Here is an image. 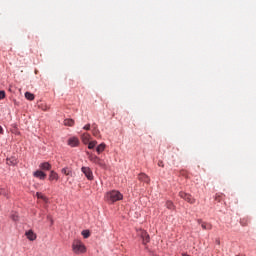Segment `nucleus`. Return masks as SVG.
Returning <instances> with one entry per match:
<instances>
[{
  "label": "nucleus",
  "instance_id": "f257e3e1",
  "mask_svg": "<svg viewBox=\"0 0 256 256\" xmlns=\"http://www.w3.org/2000/svg\"><path fill=\"white\" fill-rule=\"evenodd\" d=\"M105 199L108 203H116L123 199V194L117 190H112L105 195Z\"/></svg>",
  "mask_w": 256,
  "mask_h": 256
},
{
  "label": "nucleus",
  "instance_id": "f03ea898",
  "mask_svg": "<svg viewBox=\"0 0 256 256\" xmlns=\"http://www.w3.org/2000/svg\"><path fill=\"white\" fill-rule=\"evenodd\" d=\"M72 251L76 255H82L83 253H87V247L82 243L81 240H74L72 243Z\"/></svg>",
  "mask_w": 256,
  "mask_h": 256
},
{
  "label": "nucleus",
  "instance_id": "7ed1b4c3",
  "mask_svg": "<svg viewBox=\"0 0 256 256\" xmlns=\"http://www.w3.org/2000/svg\"><path fill=\"white\" fill-rule=\"evenodd\" d=\"M179 197H181V199H184V201H187V203H190V205H194L195 203V199L189 193L179 192Z\"/></svg>",
  "mask_w": 256,
  "mask_h": 256
},
{
  "label": "nucleus",
  "instance_id": "20e7f679",
  "mask_svg": "<svg viewBox=\"0 0 256 256\" xmlns=\"http://www.w3.org/2000/svg\"><path fill=\"white\" fill-rule=\"evenodd\" d=\"M137 233H138V236L141 237L143 244L147 245V243H149V241H150V237H149V234L147 233V231L140 229V230H138Z\"/></svg>",
  "mask_w": 256,
  "mask_h": 256
},
{
  "label": "nucleus",
  "instance_id": "39448f33",
  "mask_svg": "<svg viewBox=\"0 0 256 256\" xmlns=\"http://www.w3.org/2000/svg\"><path fill=\"white\" fill-rule=\"evenodd\" d=\"M86 154L88 155L89 161H91L92 163H95L96 165H100V167H103V163L101 162L100 157H97L96 155L91 154L89 152H86Z\"/></svg>",
  "mask_w": 256,
  "mask_h": 256
},
{
  "label": "nucleus",
  "instance_id": "423d86ee",
  "mask_svg": "<svg viewBox=\"0 0 256 256\" xmlns=\"http://www.w3.org/2000/svg\"><path fill=\"white\" fill-rule=\"evenodd\" d=\"M82 173H84L85 177L89 179V181H92L93 179V171H91V168L89 167H82L81 168Z\"/></svg>",
  "mask_w": 256,
  "mask_h": 256
},
{
  "label": "nucleus",
  "instance_id": "0eeeda50",
  "mask_svg": "<svg viewBox=\"0 0 256 256\" xmlns=\"http://www.w3.org/2000/svg\"><path fill=\"white\" fill-rule=\"evenodd\" d=\"M33 175L36 177V179H40L41 181H44V179L47 178V174L41 170L35 171Z\"/></svg>",
  "mask_w": 256,
  "mask_h": 256
},
{
  "label": "nucleus",
  "instance_id": "6e6552de",
  "mask_svg": "<svg viewBox=\"0 0 256 256\" xmlns=\"http://www.w3.org/2000/svg\"><path fill=\"white\" fill-rule=\"evenodd\" d=\"M68 145L70 147H78L79 146V138L72 137V138L68 139Z\"/></svg>",
  "mask_w": 256,
  "mask_h": 256
},
{
  "label": "nucleus",
  "instance_id": "1a4fd4ad",
  "mask_svg": "<svg viewBox=\"0 0 256 256\" xmlns=\"http://www.w3.org/2000/svg\"><path fill=\"white\" fill-rule=\"evenodd\" d=\"M25 235L29 241H35V239H37V234H35V232H33V230H28L25 233Z\"/></svg>",
  "mask_w": 256,
  "mask_h": 256
},
{
  "label": "nucleus",
  "instance_id": "9d476101",
  "mask_svg": "<svg viewBox=\"0 0 256 256\" xmlns=\"http://www.w3.org/2000/svg\"><path fill=\"white\" fill-rule=\"evenodd\" d=\"M106 147H107V144H105V143L99 144V145L96 147V152H97V154H98V155H101V153H103V151H105Z\"/></svg>",
  "mask_w": 256,
  "mask_h": 256
},
{
  "label": "nucleus",
  "instance_id": "9b49d317",
  "mask_svg": "<svg viewBox=\"0 0 256 256\" xmlns=\"http://www.w3.org/2000/svg\"><path fill=\"white\" fill-rule=\"evenodd\" d=\"M49 181H59V174L55 171H50Z\"/></svg>",
  "mask_w": 256,
  "mask_h": 256
},
{
  "label": "nucleus",
  "instance_id": "f8f14e48",
  "mask_svg": "<svg viewBox=\"0 0 256 256\" xmlns=\"http://www.w3.org/2000/svg\"><path fill=\"white\" fill-rule=\"evenodd\" d=\"M82 142L84 143V145H87L88 143L91 142V135L88 133H84L82 135Z\"/></svg>",
  "mask_w": 256,
  "mask_h": 256
},
{
  "label": "nucleus",
  "instance_id": "ddd939ff",
  "mask_svg": "<svg viewBox=\"0 0 256 256\" xmlns=\"http://www.w3.org/2000/svg\"><path fill=\"white\" fill-rule=\"evenodd\" d=\"M39 167L42 171H51V164H49V162L41 163Z\"/></svg>",
  "mask_w": 256,
  "mask_h": 256
},
{
  "label": "nucleus",
  "instance_id": "4468645a",
  "mask_svg": "<svg viewBox=\"0 0 256 256\" xmlns=\"http://www.w3.org/2000/svg\"><path fill=\"white\" fill-rule=\"evenodd\" d=\"M201 227L204 229V231H211V229H213V226L206 222H202Z\"/></svg>",
  "mask_w": 256,
  "mask_h": 256
},
{
  "label": "nucleus",
  "instance_id": "2eb2a0df",
  "mask_svg": "<svg viewBox=\"0 0 256 256\" xmlns=\"http://www.w3.org/2000/svg\"><path fill=\"white\" fill-rule=\"evenodd\" d=\"M138 179L140 181H144V183H149V181H150L149 176H147V174H143V173L138 176Z\"/></svg>",
  "mask_w": 256,
  "mask_h": 256
},
{
  "label": "nucleus",
  "instance_id": "dca6fc26",
  "mask_svg": "<svg viewBox=\"0 0 256 256\" xmlns=\"http://www.w3.org/2000/svg\"><path fill=\"white\" fill-rule=\"evenodd\" d=\"M64 125H66V127H73V125H75V120H73V119H65L64 120Z\"/></svg>",
  "mask_w": 256,
  "mask_h": 256
},
{
  "label": "nucleus",
  "instance_id": "f3484780",
  "mask_svg": "<svg viewBox=\"0 0 256 256\" xmlns=\"http://www.w3.org/2000/svg\"><path fill=\"white\" fill-rule=\"evenodd\" d=\"M92 134L94 137H99V129L97 128V124H92Z\"/></svg>",
  "mask_w": 256,
  "mask_h": 256
},
{
  "label": "nucleus",
  "instance_id": "a211bd4d",
  "mask_svg": "<svg viewBox=\"0 0 256 256\" xmlns=\"http://www.w3.org/2000/svg\"><path fill=\"white\" fill-rule=\"evenodd\" d=\"M61 173H63L64 175H68V176H70V177L73 176V172H72L71 169H69L68 167L63 168V169L61 170Z\"/></svg>",
  "mask_w": 256,
  "mask_h": 256
},
{
  "label": "nucleus",
  "instance_id": "6ab92c4d",
  "mask_svg": "<svg viewBox=\"0 0 256 256\" xmlns=\"http://www.w3.org/2000/svg\"><path fill=\"white\" fill-rule=\"evenodd\" d=\"M87 145H88V149H95V147H97V141L96 140L90 141Z\"/></svg>",
  "mask_w": 256,
  "mask_h": 256
},
{
  "label": "nucleus",
  "instance_id": "aec40b11",
  "mask_svg": "<svg viewBox=\"0 0 256 256\" xmlns=\"http://www.w3.org/2000/svg\"><path fill=\"white\" fill-rule=\"evenodd\" d=\"M25 97L28 99V101H33V99H35V95H33L31 92H26Z\"/></svg>",
  "mask_w": 256,
  "mask_h": 256
},
{
  "label": "nucleus",
  "instance_id": "412c9836",
  "mask_svg": "<svg viewBox=\"0 0 256 256\" xmlns=\"http://www.w3.org/2000/svg\"><path fill=\"white\" fill-rule=\"evenodd\" d=\"M82 236L84 239H89V237H91V232H89V230H84L82 231Z\"/></svg>",
  "mask_w": 256,
  "mask_h": 256
},
{
  "label": "nucleus",
  "instance_id": "4be33fe9",
  "mask_svg": "<svg viewBox=\"0 0 256 256\" xmlns=\"http://www.w3.org/2000/svg\"><path fill=\"white\" fill-rule=\"evenodd\" d=\"M223 197H225L223 194H216L215 201H217L218 203H221V201H223Z\"/></svg>",
  "mask_w": 256,
  "mask_h": 256
},
{
  "label": "nucleus",
  "instance_id": "5701e85b",
  "mask_svg": "<svg viewBox=\"0 0 256 256\" xmlns=\"http://www.w3.org/2000/svg\"><path fill=\"white\" fill-rule=\"evenodd\" d=\"M36 197L38 199H42L43 201H47V197H45V195H43L41 192H37Z\"/></svg>",
  "mask_w": 256,
  "mask_h": 256
},
{
  "label": "nucleus",
  "instance_id": "b1692460",
  "mask_svg": "<svg viewBox=\"0 0 256 256\" xmlns=\"http://www.w3.org/2000/svg\"><path fill=\"white\" fill-rule=\"evenodd\" d=\"M166 207L167 209H171V210L175 209V205L171 201L166 202Z\"/></svg>",
  "mask_w": 256,
  "mask_h": 256
},
{
  "label": "nucleus",
  "instance_id": "393cba45",
  "mask_svg": "<svg viewBox=\"0 0 256 256\" xmlns=\"http://www.w3.org/2000/svg\"><path fill=\"white\" fill-rule=\"evenodd\" d=\"M12 221H19V215L17 213H14L11 215Z\"/></svg>",
  "mask_w": 256,
  "mask_h": 256
},
{
  "label": "nucleus",
  "instance_id": "a878e982",
  "mask_svg": "<svg viewBox=\"0 0 256 256\" xmlns=\"http://www.w3.org/2000/svg\"><path fill=\"white\" fill-rule=\"evenodd\" d=\"M39 107L42 109V111H49V106H47V104H41Z\"/></svg>",
  "mask_w": 256,
  "mask_h": 256
},
{
  "label": "nucleus",
  "instance_id": "bb28decb",
  "mask_svg": "<svg viewBox=\"0 0 256 256\" xmlns=\"http://www.w3.org/2000/svg\"><path fill=\"white\" fill-rule=\"evenodd\" d=\"M5 90L0 91V99H5Z\"/></svg>",
  "mask_w": 256,
  "mask_h": 256
},
{
  "label": "nucleus",
  "instance_id": "cd10ccee",
  "mask_svg": "<svg viewBox=\"0 0 256 256\" xmlns=\"http://www.w3.org/2000/svg\"><path fill=\"white\" fill-rule=\"evenodd\" d=\"M85 131H89L91 129V124H87L83 127Z\"/></svg>",
  "mask_w": 256,
  "mask_h": 256
},
{
  "label": "nucleus",
  "instance_id": "c85d7f7f",
  "mask_svg": "<svg viewBox=\"0 0 256 256\" xmlns=\"http://www.w3.org/2000/svg\"><path fill=\"white\" fill-rule=\"evenodd\" d=\"M0 195L7 196V191H5V189H0Z\"/></svg>",
  "mask_w": 256,
  "mask_h": 256
},
{
  "label": "nucleus",
  "instance_id": "c756f323",
  "mask_svg": "<svg viewBox=\"0 0 256 256\" xmlns=\"http://www.w3.org/2000/svg\"><path fill=\"white\" fill-rule=\"evenodd\" d=\"M158 167H165V164L163 163L162 160L158 161Z\"/></svg>",
  "mask_w": 256,
  "mask_h": 256
},
{
  "label": "nucleus",
  "instance_id": "7c9ffc66",
  "mask_svg": "<svg viewBox=\"0 0 256 256\" xmlns=\"http://www.w3.org/2000/svg\"><path fill=\"white\" fill-rule=\"evenodd\" d=\"M7 164L8 165H15V161H11V159H7Z\"/></svg>",
  "mask_w": 256,
  "mask_h": 256
},
{
  "label": "nucleus",
  "instance_id": "2f4dec72",
  "mask_svg": "<svg viewBox=\"0 0 256 256\" xmlns=\"http://www.w3.org/2000/svg\"><path fill=\"white\" fill-rule=\"evenodd\" d=\"M0 135H3V127L0 126Z\"/></svg>",
  "mask_w": 256,
  "mask_h": 256
},
{
  "label": "nucleus",
  "instance_id": "473e14b6",
  "mask_svg": "<svg viewBox=\"0 0 256 256\" xmlns=\"http://www.w3.org/2000/svg\"><path fill=\"white\" fill-rule=\"evenodd\" d=\"M198 223H199L200 225H202V223H203V220H201V219H198Z\"/></svg>",
  "mask_w": 256,
  "mask_h": 256
}]
</instances>
